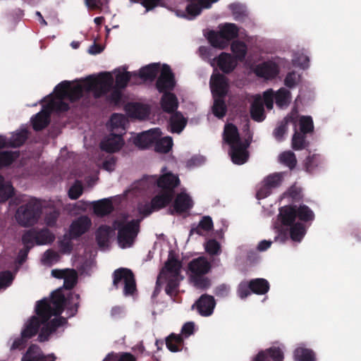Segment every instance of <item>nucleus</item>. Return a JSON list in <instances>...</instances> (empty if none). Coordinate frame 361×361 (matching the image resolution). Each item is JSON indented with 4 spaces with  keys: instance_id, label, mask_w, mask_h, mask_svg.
<instances>
[{
    "instance_id": "nucleus-46",
    "label": "nucleus",
    "mask_w": 361,
    "mask_h": 361,
    "mask_svg": "<svg viewBox=\"0 0 361 361\" xmlns=\"http://www.w3.org/2000/svg\"><path fill=\"white\" fill-rule=\"evenodd\" d=\"M35 234L37 245L51 243L55 239L54 234L47 228L35 231Z\"/></svg>"
},
{
    "instance_id": "nucleus-53",
    "label": "nucleus",
    "mask_w": 361,
    "mask_h": 361,
    "mask_svg": "<svg viewBox=\"0 0 361 361\" xmlns=\"http://www.w3.org/2000/svg\"><path fill=\"white\" fill-rule=\"evenodd\" d=\"M300 130L301 133L307 134L314 130L313 120L310 116H302L299 119Z\"/></svg>"
},
{
    "instance_id": "nucleus-23",
    "label": "nucleus",
    "mask_w": 361,
    "mask_h": 361,
    "mask_svg": "<svg viewBox=\"0 0 361 361\" xmlns=\"http://www.w3.org/2000/svg\"><path fill=\"white\" fill-rule=\"evenodd\" d=\"M32 128L35 131H40L47 128L50 123V111L42 109L31 118Z\"/></svg>"
},
{
    "instance_id": "nucleus-31",
    "label": "nucleus",
    "mask_w": 361,
    "mask_h": 361,
    "mask_svg": "<svg viewBox=\"0 0 361 361\" xmlns=\"http://www.w3.org/2000/svg\"><path fill=\"white\" fill-rule=\"evenodd\" d=\"M161 99V106L164 111L173 113L178 108L176 96L171 92H164Z\"/></svg>"
},
{
    "instance_id": "nucleus-28",
    "label": "nucleus",
    "mask_w": 361,
    "mask_h": 361,
    "mask_svg": "<svg viewBox=\"0 0 361 361\" xmlns=\"http://www.w3.org/2000/svg\"><path fill=\"white\" fill-rule=\"evenodd\" d=\"M279 217L283 226H290L296 219L295 205H288L280 209Z\"/></svg>"
},
{
    "instance_id": "nucleus-5",
    "label": "nucleus",
    "mask_w": 361,
    "mask_h": 361,
    "mask_svg": "<svg viewBox=\"0 0 361 361\" xmlns=\"http://www.w3.org/2000/svg\"><path fill=\"white\" fill-rule=\"evenodd\" d=\"M140 219H133L128 222L123 220L114 221V226L118 230V243L122 248L133 245L140 231Z\"/></svg>"
},
{
    "instance_id": "nucleus-41",
    "label": "nucleus",
    "mask_w": 361,
    "mask_h": 361,
    "mask_svg": "<svg viewBox=\"0 0 361 361\" xmlns=\"http://www.w3.org/2000/svg\"><path fill=\"white\" fill-rule=\"evenodd\" d=\"M110 227L108 226H101L96 231V241L100 247L108 245L109 240Z\"/></svg>"
},
{
    "instance_id": "nucleus-34",
    "label": "nucleus",
    "mask_w": 361,
    "mask_h": 361,
    "mask_svg": "<svg viewBox=\"0 0 361 361\" xmlns=\"http://www.w3.org/2000/svg\"><path fill=\"white\" fill-rule=\"evenodd\" d=\"M93 210L97 216H104L113 212L114 207L110 200L103 199L94 202Z\"/></svg>"
},
{
    "instance_id": "nucleus-60",
    "label": "nucleus",
    "mask_w": 361,
    "mask_h": 361,
    "mask_svg": "<svg viewBox=\"0 0 361 361\" xmlns=\"http://www.w3.org/2000/svg\"><path fill=\"white\" fill-rule=\"evenodd\" d=\"M205 250L210 255H217L221 252V245L215 239H210L205 243Z\"/></svg>"
},
{
    "instance_id": "nucleus-37",
    "label": "nucleus",
    "mask_w": 361,
    "mask_h": 361,
    "mask_svg": "<svg viewBox=\"0 0 361 361\" xmlns=\"http://www.w3.org/2000/svg\"><path fill=\"white\" fill-rule=\"evenodd\" d=\"M250 116L257 122H262L265 119L264 105L260 99H255L251 104Z\"/></svg>"
},
{
    "instance_id": "nucleus-27",
    "label": "nucleus",
    "mask_w": 361,
    "mask_h": 361,
    "mask_svg": "<svg viewBox=\"0 0 361 361\" xmlns=\"http://www.w3.org/2000/svg\"><path fill=\"white\" fill-rule=\"evenodd\" d=\"M297 118L293 115H288L286 116L274 129L273 135L274 137L279 142L283 140L284 135L288 131V125L292 123L295 126Z\"/></svg>"
},
{
    "instance_id": "nucleus-16",
    "label": "nucleus",
    "mask_w": 361,
    "mask_h": 361,
    "mask_svg": "<svg viewBox=\"0 0 361 361\" xmlns=\"http://www.w3.org/2000/svg\"><path fill=\"white\" fill-rule=\"evenodd\" d=\"M283 358L282 349L277 346H272L259 351L252 361H283Z\"/></svg>"
},
{
    "instance_id": "nucleus-2",
    "label": "nucleus",
    "mask_w": 361,
    "mask_h": 361,
    "mask_svg": "<svg viewBox=\"0 0 361 361\" xmlns=\"http://www.w3.org/2000/svg\"><path fill=\"white\" fill-rule=\"evenodd\" d=\"M149 183L156 185L159 192L155 195L154 202L164 203L168 206L173 200L176 188L180 184L179 177L172 172L165 173L159 177L156 176H145L142 180L141 185Z\"/></svg>"
},
{
    "instance_id": "nucleus-13",
    "label": "nucleus",
    "mask_w": 361,
    "mask_h": 361,
    "mask_svg": "<svg viewBox=\"0 0 361 361\" xmlns=\"http://www.w3.org/2000/svg\"><path fill=\"white\" fill-rule=\"evenodd\" d=\"M250 140L247 139L245 142L230 146V155L234 164L241 165L247 161L249 157L247 148L250 146Z\"/></svg>"
},
{
    "instance_id": "nucleus-44",
    "label": "nucleus",
    "mask_w": 361,
    "mask_h": 361,
    "mask_svg": "<svg viewBox=\"0 0 361 361\" xmlns=\"http://www.w3.org/2000/svg\"><path fill=\"white\" fill-rule=\"evenodd\" d=\"M274 99L279 107L286 106L290 101V92L286 88L281 87L276 93L274 92Z\"/></svg>"
},
{
    "instance_id": "nucleus-43",
    "label": "nucleus",
    "mask_w": 361,
    "mask_h": 361,
    "mask_svg": "<svg viewBox=\"0 0 361 361\" xmlns=\"http://www.w3.org/2000/svg\"><path fill=\"white\" fill-rule=\"evenodd\" d=\"M296 218L298 217L301 221L309 222L314 219V214L312 210L305 204L295 205Z\"/></svg>"
},
{
    "instance_id": "nucleus-21",
    "label": "nucleus",
    "mask_w": 361,
    "mask_h": 361,
    "mask_svg": "<svg viewBox=\"0 0 361 361\" xmlns=\"http://www.w3.org/2000/svg\"><path fill=\"white\" fill-rule=\"evenodd\" d=\"M190 4L186 7V11L189 16L194 18L200 15L203 8H209L212 3L218 0H186Z\"/></svg>"
},
{
    "instance_id": "nucleus-18",
    "label": "nucleus",
    "mask_w": 361,
    "mask_h": 361,
    "mask_svg": "<svg viewBox=\"0 0 361 361\" xmlns=\"http://www.w3.org/2000/svg\"><path fill=\"white\" fill-rule=\"evenodd\" d=\"M123 145V140L121 135L111 134L110 136L100 143L102 150L106 152H116L118 151Z\"/></svg>"
},
{
    "instance_id": "nucleus-55",
    "label": "nucleus",
    "mask_w": 361,
    "mask_h": 361,
    "mask_svg": "<svg viewBox=\"0 0 361 361\" xmlns=\"http://www.w3.org/2000/svg\"><path fill=\"white\" fill-rule=\"evenodd\" d=\"M60 210L55 207L50 208L44 216V222L49 227H54L56 224L57 220L60 216Z\"/></svg>"
},
{
    "instance_id": "nucleus-12",
    "label": "nucleus",
    "mask_w": 361,
    "mask_h": 361,
    "mask_svg": "<svg viewBox=\"0 0 361 361\" xmlns=\"http://www.w3.org/2000/svg\"><path fill=\"white\" fill-rule=\"evenodd\" d=\"M210 88L213 97H225L228 93V82L222 74H213L210 78Z\"/></svg>"
},
{
    "instance_id": "nucleus-8",
    "label": "nucleus",
    "mask_w": 361,
    "mask_h": 361,
    "mask_svg": "<svg viewBox=\"0 0 361 361\" xmlns=\"http://www.w3.org/2000/svg\"><path fill=\"white\" fill-rule=\"evenodd\" d=\"M112 278V286L115 289H118L123 283L124 295H133L137 291L135 275L131 269L124 267L118 268L113 272Z\"/></svg>"
},
{
    "instance_id": "nucleus-35",
    "label": "nucleus",
    "mask_w": 361,
    "mask_h": 361,
    "mask_svg": "<svg viewBox=\"0 0 361 361\" xmlns=\"http://www.w3.org/2000/svg\"><path fill=\"white\" fill-rule=\"evenodd\" d=\"M169 123L171 131L172 133H180L185 128L187 124V120L180 113L176 112L171 116Z\"/></svg>"
},
{
    "instance_id": "nucleus-29",
    "label": "nucleus",
    "mask_w": 361,
    "mask_h": 361,
    "mask_svg": "<svg viewBox=\"0 0 361 361\" xmlns=\"http://www.w3.org/2000/svg\"><path fill=\"white\" fill-rule=\"evenodd\" d=\"M166 348L172 353L180 352L184 347V339L181 335L171 333L165 339Z\"/></svg>"
},
{
    "instance_id": "nucleus-54",
    "label": "nucleus",
    "mask_w": 361,
    "mask_h": 361,
    "mask_svg": "<svg viewBox=\"0 0 361 361\" xmlns=\"http://www.w3.org/2000/svg\"><path fill=\"white\" fill-rule=\"evenodd\" d=\"M137 361L135 355L130 353H109L105 357V361Z\"/></svg>"
},
{
    "instance_id": "nucleus-39",
    "label": "nucleus",
    "mask_w": 361,
    "mask_h": 361,
    "mask_svg": "<svg viewBox=\"0 0 361 361\" xmlns=\"http://www.w3.org/2000/svg\"><path fill=\"white\" fill-rule=\"evenodd\" d=\"M154 150L159 153H168L172 148L173 140L171 137H158L154 142Z\"/></svg>"
},
{
    "instance_id": "nucleus-50",
    "label": "nucleus",
    "mask_w": 361,
    "mask_h": 361,
    "mask_svg": "<svg viewBox=\"0 0 361 361\" xmlns=\"http://www.w3.org/2000/svg\"><path fill=\"white\" fill-rule=\"evenodd\" d=\"M308 145L306 141L305 134L298 133L295 130L292 138V148L295 150H301Z\"/></svg>"
},
{
    "instance_id": "nucleus-3",
    "label": "nucleus",
    "mask_w": 361,
    "mask_h": 361,
    "mask_svg": "<svg viewBox=\"0 0 361 361\" xmlns=\"http://www.w3.org/2000/svg\"><path fill=\"white\" fill-rule=\"evenodd\" d=\"M85 90L84 84L72 85L68 80H63L54 88V93L57 100H51L48 107L56 112H66L69 109V105L63 101L68 99L71 102L78 101L82 96Z\"/></svg>"
},
{
    "instance_id": "nucleus-11",
    "label": "nucleus",
    "mask_w": 361,
    "mask_h": 361,
    "mask_svg": "<svg viewBox=\"0 0 361 361\" xmlns=\"http://www.w3.org/2000/svg\"><path fill=\"white\" fill-rule=\"evenodd\" d=\"M216 301L212 295L202 294L192 305V309H196L202 317H209L213 314Z\"/></svg>"
},
{
    "instance_id": "nucleus-24",
    "label": "nucleus",
    "mask_w": 361,
    "mask_h": 361,
    "mask_svg": "<svg viewBox=\"0 0 361 361\" xmlns=\"http://www.w3.org/2000/svg\"><path fill=\"white\" fill-rule=\"evenodd\" d=\"M44 323L39 316L32 317L22 331V336L27 339L31 338L37 334L41 324Z\"/></svg>"
},
{
    "instance_id": "nucleus-49",
    "label": "nucleus",
    "mask_w": 361,
    "mask_h": 361,
    "mask_svg": "<svg viewBox=\"0 0 361 361\" xmlns=\"http://www.w3.org/2000/svg\"><path fill=\"white\" fill-rule=\"evenodd\" d=\"M279 159L280 163L288 166L290 170H293L297 164L295 154L291 151L282 152L279 155Z\"/></svg>"
},
{
    "instance_id": "nucleus-6",
    "label": "nucleus",
    "mask_w": 361,
    "mask_h": 361,
    "mask_svg": "<svg viewBox=\"0 0 361 361\" xmlns=\"http://www.w3.org/2000/svg\"><path fill=\"white\" fill-rule=\"evenodd\" d=\"M238 32L239 29L235 24L226 23L219 26V31H210L208 40L212 47L224 49L231 40L238 37Z\"/></svg>"
},
{
    "instance_id": "nucleus-57",
    "label": "nucleus",
    "mask_w": 361,
    "mask_h": 361,
    "mask_svg": "<svg viewBox=\"0 0 361 361\" xmlns=\"http://www.w3.org/2000/svg\"><path fill=\"white\" fill-rule=\"evenodd\" d=\"M250 281L247 280L242 281L237 287V295L240 299H245L251 295V288Z\"/></svg>"
},
{
    "instance_id": "nucleus-36",
    "label": "nucleus",
    "mask_w": 361,
    "mask_h": 361,
    "mask_svg": "<svg viewBox=\"0 0 361 361\" xmlns=\"http://www.w3.org/2000/svg\"><path fill=\"white\" fill-rule=\"evenodd\" d=\"M29 131L26 128L13 133L8 139V146L11 147H19L27 140Z\"/></svg>"
},
{
    "instance_id": "nucleus-22",
    "label": "nucleus",
    "mask_w": 361,
    "mask_h": 361,
    "mask_svg": "<svg viewBox=\"0 0 361 361\" xmlns=\"http://www.w3.org/2000/svg\"><path fill=\"white\" fill-rule=\"evenodd\" d=\"M217 65L224 73H230L237 66V61L234 57L226 52H222L217 59Z\"/></svg>"
},
{
    "instance_id": "nucleus-19",
    "label": "nucleus",
    "mask_w": 361,
    "mask_h": 361,
    "mask_svg": "<svg viewBox=\"0 0 361 361\" xmlns=\"http://www.w3.org/2000/svg\"><path fill=\"white\" fill-rule=\"evenodd\" d=\"M279 69L276 63L271 61L264 62L257 66L255 73L262 78L273 79L279 74Z\"/></svg>"
},
{
    "instance_id": "nucleus-20",
    "label": "nucleus",
    "mask_w": 361,
    "mask_h": 361,
    "mask_svg": "<svg viewBox=\"0 0 361 361\" xmlns=\"http://www.w3.org/2000/svg\"><path fill=\"white\" fill-rule=\"evenodd\" d=\"M161 67L159 63H152L142 67L137 74V77L145 82H153L161 72Z\"/></svg>"
},
{
    "instance_id": "nucleus-26",
    "label": "nucleus",
    "mask_w": 361,
    "mask_h": 361,
    "mask_svg": "<svg viewBox=\"0 0 361 361\" xmlns=\"http://www.w3.org/2000/svg\"><path fill=\"white\" fill-rule=\"evenodd\" d=\"M224 140L230 146L242 142L237 127L233 123L225 125Z\"/></svg>"
},
{
    "instance_id": "nucleus-59",
    "label": "nucleus",
    "mask_w": 361,
    "mask_h": 361,
    "mask_svg": "<svg viewBox=\"0 0 361 361\" xmlns=\"http://www.w3.org/2000/svg\"><path fill=\"white\" fill-rule=\"evenodd\" d=\"M36 237L35 230L30 229L25 231L22 236V243L24 247H28L31 249L34 246L35 243H36Z\"/></svg>"
},
{
    "instance_id": "nucleus-33",
    "label": "nucleus",
    "mask_w": 361,
    "mask_h": 361,
    "mask_svg": "<svg viewBox=\"0 0 361 361\" xmlns=\"http://www.w3.org/2000/svg\"><path fill=\"white\" fill-rule=\"evenodd\" d=\"M154 200L155 196L152 197L150 203H139L137 205V210L139 213L142 214L144 216H147L151 214L154 211H158L167 207L166 204L154 202Z\"/></svg>"
},
{
    "instance_id": "nucleus-4",
    "label": "nucleus",
    "mask_w": 361,
    "mask_h": 361,
    "mask_svg": "<svg viewBox=\"0 0 361 361\" xmlns=\"http://www.w3.org/2000/svg\"><path fill=\"white\" fill-rule=\"evenodd\" d=\"M66 299L63 293L58 290L51 293V299L44 298L38 301L35 307V312L45 322L52 316H59L65 309Z\"/></svg>"
},
{
    "instance_id": "nucleus-42",
    "label": "nucleus",
    "mask_w": 361,
    "mask_h": 361,
    "mask_svg": "<svg viewBox=\"0 0 361 361\" xmlns=\"http://www.w3.org/2000/svg\"><path fill=\"white\" fill-rule=\"evenodd\" d=\"M231 49L236 61H243L247 54V47L245 42L241 41H234L231 45Z\"/></svg>"
},
{
    "instance_id": "nucleus-15",
    "label": "nucleus",
    "mask_w": 361,
    "mask_h": 361,
    "mask_svg": "<svg viewBox=\"0 0 361 361\" xmlns=\"http://www.w3.org/2000/svg\"><path fill=\"white\" fill-rule=\"evenodd\" d=\"M92 225L91 220L87 216H81L74 220L69 228V235L71 239H77L85 233Z\"/></svg>"
},
{
    "instance_id": "nucleus-10",
    "label": "nucleus",
    "mask_w": 361,
    "mask_h": 361,
    "mask_svg": "<svg viewBox=\"0 0 361 361\" xmlns=\"http://www.w3.org/2000/svg\"><path fill=\"white\" fill-rule=\"evenodd\" d=\"M193 207V201L191 197L185 192L178 193L173 198L172 209H169L171 214H182L188 212Z\"/></svg>"
},
{
    "instance_id": "nucleus-40",
    "label": "nucleus",
    "mask_w": 361,
    "mask_h": 361,
    "mask_svg": "<svg viewBox=\"0 0 361 361\" xmlns=\"http://www.w3.org/2000/svg\"><path fill=\"white\" fill-rule=\"evenodd\" d=\"M133 77H137L136 72L125 71L123 73H118L116 75L115 86L114 87L121 90L125 89Z\"/></svg>"
},
{
    "instance_id": "nucleus-30",
    "label": "nucleus",
    "mask_w": 361,
    "mask_h": 361,
    "mask_svg": "<svg viewBox=\"0 0 361 361\" xmlns=\"http://www.w3.org/2000/svg\"><path fill=\"white\" fill-rule=\"evenodd\" d=\"M214 224L212 218L209 216H204L197 225L192 224L190 231V235L196 233L202 235L203 232L210 231L213 229Z\"/></svg>"
},
{
    "instance_id": "nucleus-52",
    "label": "nucleus",
    "mask_w": 361,
    "mask_h": 361,
    "mask_svg": "<svg viewBox=\"0 0 361 361\" xmlns=\"http://www.w3.org/2000/svg\"><path fill=\"white\" fill-rule=\"evenodd\" d=\"M283 174L282 173H274L267 176L263 183L269 186L271 190L279 187L283 182Z\"/></svg>"
},
{
    "instance_id": "nucleus-51",
    "label": "nucleus",
    "mask_w": 361,
    "mask_h": 361,
    "mask_svg": "<svg viewBox=\"0 0 361 361\" xmlns=\"http://www.w3.org/2000/svg\"><path fill=\"white\" fill-rule=\"evenodd\" d=\"M18 157V152L11 151L0 152V169L12 164Z\"/></svg>"
},
{
    "instance_id": "nucleus-17",
    "label": "nucleus",
    "mask_w": 361,
    "mask_h": 361,
    "mask_svg": "<svg viewBox=\"0 0 361 361\" xmlns=\"http://www.w3.org/2000/svg\"><path fill=\"white\" fill-rule=\"evenodd\" d=\"M211 267L210 262L206 258L200 257L190 262L188 271L190 276L205 275L209 272Z\"/></svg>"
},
{
    "instance_id": "nucleus-14",
    "label": "nucleus",
    "mask_w": 361,
    "mask_h": 361,
    "mask_svg": "<svg viewBox=\"0 0 361 361\" xmlns=\"http://www.w3.org/2000/svg\"><path fill=\"white\" fill-rule=\"evenodd\" d=\"M161 131L156 128L142 132L134 140L135 145L140 149H147L154 145V140L161 136Z\"/></svg>"
},
{
    "instance_id": "nucleus-32",
    "label": "nucleus",
    "mask_w": 361,
    "mask_h": 361,
    "mask_svg": "<svg viewBox=\"0 0 361 361\" xmlns=\"http://www.w3.org/2000/svg\"><path fill=\"white\" fill-rule=\"evenodd\" d=\"M249 281L252 293L256 295H264L269 290V283L265 279L257 278L251 279Z\"/></svg>"
},
{
    "instance_id": "nucleus-62",
    "label": "nucleus",
    "mask_w": 361,
    "mask_h": 361,
    "mask_svg": "<svg viewBox=\"0 0 361 361\" xmlns=\"http://www.w3.org/2000/svg\"><path fill=\"white\" fill-rule=\"evenodd\" d=\"M284 195L291 198L293 202H298L302 197V189L293 185L284 193Z\"/></svg>"
},
{
    "instance_id": "nucleus-56",
    "label": "nucleus",
    "mask_w": 361,
    "mask_h": 361,
    "mask_svg": "<svg viewBox=\"0 0 361 361\" xmlns=\"http://www.w3.org/2000/svg\"><path fill=\"white\" fill-rule=\"evenodd\" d=\"M190 279L193 285L200 289H207L211 286V281L204 275L201 276H190Z\"/></svg>"
},
{
    "instance_id": "nucleus-63",
    "label": "nucleus",
    "mask_w": 361,
    "mask_h": 361,
    "mask_svg": "<svg viewBox=\"0 0 361 361\" xmlns=\"http://www.w3.org/2000/svg\"><path fill=\"white\" fill-rule=\"evenodd\" d=\"M83 188L79 181H76L68 190V197L71 200H77L82 194Z\"/></svg>"
},
{
    "instance_id": "nucleus-1",
    "label": "nucleus",
    "mask_w": 361,
    "mask_h": 361,
    "mask_svg": "<svg viewBox=\"0 0 361 361\" xmlns=\"http://www.w3.org/2000/svg\"><path fill=\"white\" fill-rule=\"evenodd\" d=\"M83 81L85 92H92L95 98H100L111 90L107 96L108 102L114 105L120 104L122 90L114 87V78L110 73H101L97 78L90 75Z\"/></svg>"
},
{
    "instance_id": "nucleus-58",
    "label": "nucleus",
    "mask_w": 361,
    "mask_h": 361,
    "mask_svg": "<svg viewBox=\"0 0 361 361\" xmlns=\"http://www.w3.org/2000/svg\"><path fill=\"white\" fill-rule=\"evenodd\" d=\"M320 164V156L318 154H312L308 156L305 161V170L312 173Z\"/></svg>"
},
{
    "instance_id": "nucleus-38",
    "label": "nucleus",
    "mask_w": 361,
    "mask_h": 361,
    "mask_svg": "<svg viewBox=\"0 0 361 361\" xmlns=\"http://www.w3.org/2000/svg\"><path fill=\"white\" fill-rule=\"evenodd\" d=\"M295 361H316V354L312 350L305 348H297L293 352Z\"/></svg>"
},
{
    "instance_id": "nucleus-48",
    "label": "nucleus",
    "mask_w": 361,
    "mask_h": 361,
    "mask_svg": "<svg viewBox=\"0 0 361 361\" xmlns=\"http://www.w3.org/2000/svg\"><path fill=\"white\" fill-rule=\"evenodd\" d=\"M13 195V188L10 183H5L4 178L0 175V202H4Z\"/></svg>"
},
{
    "instance_id": "nucleus-9",
    "label": "nucleus",
    "mask_w": 361,
    "mask_h": 361,
    "mask_svg": "<svg viewBox=\"0 0 361 361\" xmlns=\"http://www.w3.org/2000/svg\"><path fill=\"white\" fill-rule=\"evenodd\" d=\"M176 79L171 67L164 64L160 75L156 81V88L160 93L171 92L176 87Z\"/></svg>"
},
{
    "instance_id": "nucleus-7",
    "label": "nucleus",
    "mask_w": 361,
    "mask_h": 361,
    "mask_svg": "<svg viewBox=\"0 0 361 361\" xmlns=\"http://www.w3.org/2000/svg\"><path fill=\"white\" fill-rule=\"evenodd\" d=\"M42 214V204L37 199H31L26 204L20 206L16 218L23 226H31L37 224Z\"/></svg>"
},
{
    "instance_id": "nucleus-64",
    "label": "nucleus",
    "mask_w": 361,
    "mask_h": 361,
    "mask_svg": "<svg viewBox=\"0 0 361 361\" xmlns=\"http://www.w3.org/2000/svg\"><path fill=\"white\" fill-rule=\"evenodd\" d=\"M299 80L300 75L296 72L291 71L287 73L284 80V85L288 88H293L296 86Z\"/></svg>"
},
{
    "instance_id": "nucleus-61",
    "label": "nucleus",
    "mask_w": 361,
    "mask_h": 361,
    "mask_svg": "<svg viewBox=\"0 0 361 361\" xmlns=\"http://www.w3.org/2000/svg\"><path fill=\"white\" fill-rule=\"evenodd\" d=\"M130 1L131 3L140 4L146 9V12H147L161 6L163 0H130Z\"/></svg>"
},
{
    "instance_id": "nucleus-47",
    "label": "nucleus",
    "mask_w": 361,
    "mask_h": 361,
    "mask_svg": "<svg viewBox=\"0 0 361 361\" xmlns=\"http://www.w3.org/2000/svg\"><path fill=\"white\" fill-rule=\"evenodd\" d=\"M225 97H214V105L212 112L215 116L221 118L225 116L227 107L224 101Z\"/></svg>"
},
{
    "instance_id": "nucleus-25",
    "label": "nucleus",
    "mask_w": 361,
    "mask_h": 361,
    "mask_svg": "<svg viewBox=\"0 0 361 361\" xmlns=\"http://www.w3.org/2000/svg\"><path fill=\"white\" fill-rule=\"evenodd\" d=\"M182 262L176 257L172 251L170 252L164 264L166 271L171 274V276L178 277L180 274Z\"/></svg>"
},
{
    "instance_id": "nucleus-45",
    "label": "nucleus",
    "mask_w": 361,
    "mask_h": 361,
    "mask_svg": "<svg viewBox=\"0 0 361 361\" xmlns=\"http://www.w3.org/2000/svg\"><path fill=\"white\" fill-rule=\"evenodd\" d=\"M306 233L303 224L297 222L290 226V237L292 240L300 242Z\"/></svg>"
}]
</instances>
